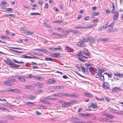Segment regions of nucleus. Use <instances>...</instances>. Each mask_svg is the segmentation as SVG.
<instances>
[{"mask_svg":"<svg viewBox=\"0 0 123 123\" xmlns=\"http://www.w3.org/2000/svg\"><path fill=\"white\" fill-rule=\"evenodd\" d=\"M49 100V96H47L43 98L40 101L43 103L49 105L50 104V103L48 101Z\"/></svg>","mask_w":123,"mask_h":123,"instance_id":"f257e3e1","label":"nucleus"},{"mask_svg":"<svg viewBox=\"0 0 123 123\" xmlns=\"http://www.w3.org/2000/svg\"><path fill=\"white\" fill-rule=\"evenodd\" d=\"M82 41H84V42L86 43V42H88L89 41L92 39V36L90 35H89L86 37H83L82 38Z\"/></svg>","mask_w":123,"mask_h":123,"instance_id":"f03ea898","label":"nucleus"},{"mask_svg":"<svg viewBox=\"0 0 123 123\" xmlns=\"http://www.w3.org/2000/svg\"><path fill=\"white\" fill-rule=\"evenodd\" d=\"M16 77L19 81L21 82H23L26 81V79L25 77L21 75H17Z\"/></svg>","mask_w":123,"mask_h":123,"instance_id":"7ed1b4c3","label":"nucleus"},{"mask_svg":"<svg viewBox=\"0 0 123 123\" xmlns=\"http://www.w3.org/2000/svg\"><path fill=\"white\" fill-rule=\"evenodd\" d=\"M77 45L78 46L80 47H83L86 46V43L81 40H80V42H78Z\"/></svg>","mask_w":123,"mask_h":123,"instance_id":"20e7f679","label":"nucleus"},{"mask_svg":"<svg viewBox=\"0 0 123 123\" xmlns=\"http://www.w3.org/2000/svg\"><path fill=\"white\" fill-rule=\"evenodd\" d=\"M82 54H83L85 55L89 56L91 55V54L88 51V50L87 49H84L82 51Z\"/></svg>","mask_w":123,"mask_h":123,"instance_id":"39448f33","label":"nucleus"},{"mask_svg":"<svg viewBox=\"0 0 123 123\" xmlns=\"http://www.w3.org/2000/svg\"><path fill=\"white\" fill-rule=\"evenodd\" d=\"M119 13L118 11L115 12L113 17V20L116 21L117 20L119 16Z\"/></svg>","mask_w":123,"mask_h":123,"instance_id":"423d86ee","label":"nucleus"},{"mask_svg":"<svg viewBox=\"0 0 123 123\" xmlns=\"http://www.w3.org/2000/svg\"><path fill=\"white\" fill-rule=\"evenodd\" d=\"M103 87L105 89H108L109 87V84L108 82H104L103 85Z\"/></svg>","mask_w":123,"mask_h":123,"instance_id":"0eeeda50","label":"nucleus"},{"mask_svg":"<svg viewBox=\"0 0 123 123\" xmlns=\"http://www.w3.org/2000/svg\"><path fill=\"white\" fill-rule=\"evenodd\" d=\"M77 56H81L82 57L86 59H87L88 58V57H87L86 56H85L83 55L82 54V52L81 51H80L79 53L77 54Z\"/></svg>","mask_w":123,"mask_h":123,"instance_id":"6e6552de","label":"nucleus"},{"mask_svg":"<svg viewBox=\"0 0 123 123\" xmlns=\"http://www.w3.org/2000/svg\"><path fill=\"white\" fill-rule=\"evenodd\" d=\"M98 120L100 121H102L103 122H105L106 121L107 123H109V122H112V121H107V120L105 118H103L102 117H100L98 118Z\"/></svg>","mask_w":123,"mask_h":123,"instance_id":"1a4fd4ad","label":"nucleus"},{"mask_svg":"<svg viewBox=\"0 0 123 123\" xmlns=\"http://www.w3.org/2000/svg\"><path fill=\"white\" fill-rule=\"evenodd\" d=\"M70 105V103L69 102H67L65 101L63 103L62 106L64 107H68Z\"/></svg>","mask_w":123,"mask_h":123,"instance_id":"9d476101","label":"nucleus"},{"mask_svg":"<svg viewBox=\"0 0 123 123\" xmlns=\"http://www.w3.org/2000/svg\"><path fill=\"white\" fill-rule=\"evenodd\" d=\"M90 106L93 108H98L96 103L91 104L90 105Z\"/></svg>","mask_w":123,"mask_h":123,"instance_id":"9b49d317","label":"nucleus"},{"mask_svg":"<svg viewBox=\"0 0 123 123\" xmlns=\"http://www.w3.org/2000/svg\"><path fill=\"white\" fill-rule=\"evenodd\" d=\"M120 90V88L118 87H115L112 89V91L113 92H118Z\"/></svg>","mask_w":123,"mask_h":123,"instance_id":"f8f14e48","label":"nucleus"},{"mask_svg":"<svg viewBox=\"0 0 123 123\" xmlns=\"http://www.w3.org/2000/svg\"><path fill=\"white\" fill-rule=\"evenodd\" d=\"M5 105H4L3 104H2L3 105L5 106H7V107H9L10 108H12L14 106L12 104H10L7 103H4Z\"/></svg>","mask_w":123,"mask_h":123,"instance_id":"ddd939ff","label":"nucleus"},{"mask_svg":"<svg viewBox=\"0 0 123 123\" xmlns=\"http://www.w3.org/2000/svg\"><path fill=\"white\" fill-rule=\"evenodd\" d=\"M80 66L82 69V72L83 73H85L86 71V68H85L84 67V66L81 64L80 65Z\"/></svg>","mask_w":123,"mask_h":123,"instance_id":"4468645a","label":"nucleus"},{"mask_svg":"<svg viewBox=\"0 0 123 123\" xmlns=\"http://www.w3.org/2000/svg\"><path fill=\"white\" fill-rule=\"evenodd\" d=\"M21 57L22 58H34V57H32L31 56L26 55H21Z\"/></svg>","mask_w":123,"mask_h":123,"instance_id":"2eb2a0df","label":"nucleus"},{"mask_svg":"<svg viewBox=\"0 0 123 123\" xmlns=\"http://www.w3.org/2000/svg\"><path fill=\"white\" fill-rule=\"evenodd\" d=\"M108 27V26L107 25H106V24H105V26H103L101 28L99 29L98 30L99 31H101L102 30H103L104 29H107Z\"/></svg>","mask_w":123,"mask_h":123,"instance_id":"dca6fc26","label":"nucleus"},{"mask_svg":"<svg viewBox=\"0 0 123 123\" xmlns=\"http://www.w3.org/2000/svg\"><path fill=\"white\" fill-rule=\"evenodd\" d=\"M25 33L27 35H32L33 34V32H31L29 31H26Z\"/></svg>","mask_w":123,"mask_h":123,"instance_id":"f3484780","label":"nucleus"},{"mask_svg":"<svg viewBox=\"0 0 123 123\" xmlns=\"http://www.w3.org/2000/svg\"><path fill=\"white\" fill-rule=\"evenodd\" d=\"M26 104L28 105L29 106H31L35 105L34 103L31 102H26Z\"/></svg>","mask_w":123,"mask_h":123,"instance_id":"a211bd4d","label":"nucleus"},{"mask_svg":"<svg viewBox=\"0 0 123 123\" xmlns=\"http://www.w3.org/2000/svg\"><path fill=\"white\" fill-rule=\"evenodd\" d=\"M9 64V66H11V67L12 68H15L16 64H15L13 62H10Z\"/></svg>","mask_w":123,"mask_h":123,"instance_id":"6ab92c4d","label":"nucleus"},{"mask_svg":"<svg viewBox=\"0 0 123 123\" xmlns=\"http://www.w3.org/2000/svg\"><path fill=\"white\" fill-rule=\"evenodd\" d=\"M48 82L49 84L54 83L56 82V81L54 79H52L48 80Z\"/></svg>","mask_w":123,"mask_h":123,"instance_id":"aec40b11","label":"nucleus"},{"mask_svg":"<svg viewBox=\"0 0 123 123\" xmlns=\"http://www.w3.org/2000/svg\"><path fill=\"white\" fill-rule=\"evenodd\" d=\"M26 97L28 99H34L35 98V97L32 95H31L28 96H27Z\"/></svg>","mask_w":123,"mask_h":123,"instance_id":"412c9836","label":"nucleus"},{"mask_svg":"<svg viewBox=\"0 0 123 123\" xmlns=\"http://www.w3.org/2000/svg\"><path fill=\"white\" fill-rule=\"evenodd\" d=\"M0 109H1L2 110L4 111H7L8 112H9V110L7 109L6 108L4 107L1 106H0Z\"/></svg>","mask_w":123,"mask_h":123,"instance_id":"4be33fe9","label":"nucleus"},{"mask_svg":"<svg viewBox=\"0 0 123 123\" xmlns=\"http://www.w3.org/2000/svg\"><path fill=\"white\" fill-rule=\"evenodd\" d=\"M60 53H55L54 57L55 58H58L60 57Z\"/></svg>","mask_w":123,"mask_h":123,"instance_id":"5701e85b","label":"nucleus"},{"mask_svg":"<svg viewBox=\"0 0 123 123\" xmlns=\"http://www.w3.org/2000/svg\"><path fill=\"white\" fill-rule=\"evenodd\" d=\"M69 96L71 98L72 97L73 98H76L78 97V96L76 95L72 94H70L69 95Z\"/></svg>","mask_w":123,"mask_h":123,"instance_id":"b1692460","label":"nucleus"},{"mask_svg":"<svg viewBox=\"0 0 123 123\" xmlns=\"http://www.w3.org/2000/svg\"><path fill=\"white\" fill-rule=\"evenodd\" d=\"M21 92V91L20 90L17 89H13V92L17 93H20Z\"/></svg>","mask_w":123,"mask_h":123,"instance_id":"393cba45","label":"nucleus"},{"mask_svg":"<svg viewBox=\"0 0 123 123\" xmlns=\"http://www.w3.org/2000/svg\"><path fill=\"white\" fill-rule=\"evenodd\" d=\"M109 110L110 111L112 112H114L116 113H118L117 112V110H116L115 109H112V108H109Z\"/></svg>","mask_w":123,"mask_h":123,"instance_id":"a878e982","label":"nucleus"},{"mask_svg":"<svg viewBox=\"0 0 123 123\" xmlns=\"http://www.w3.org/2000/svg\"><path fill=\"white\" fill-rule=\"evenodd\" d=\"M32 76L31 75L27 74L25 75V77L28 78H32Z\"/></svg>","mask_w":123,"mask_h":123,"instance_id":"bb28decb","label":"nucleus"},{"mask_svg":"<svg viewBox=\"0 0 123 123\" xmlns=\"http://www.w3.org/2000/svg\"><path fill=\"white\" fill-rule=\"evenodd\" d=\"M98 70L99 71V72L98 73V74H102V73L105 71V70H104V69H102L100 70L99 69H98Z\"/></svg>","mask_w":123,"mask_h":123,"instance_id":"cd10ccee","label":"nucleus"},{"mask_svg":"<svg viewBox=\"0 0 123 123\" xmlns=\"http://www.w3.org/2000/svg\"><path fill=\"white\" fill-rule=\"evenodd\" d=\"M85 96L88 97H91L92 95L88 92H86L85 93Z\"/></svg>","mask_w":123,"mask_h":123,"instance_id":"c85d7f7f","label":"nucleus"},{"mask_svg":"<svg viewBox=\"0 0 123 123\" xmlns=\"http://www.w3.org/2000/svg\"><path fill=\"white\" fill-rule=\"evenodd\" d=\"M99 78H100V80H105L104 76L103 75H102V74H99Z\"/></svg>","mask_w":123,"mask_h":123,"instance_id":"c756f323","label":"nucleus"},{"mask_svg":"<svg viewBox=\"0 0 123 123\" xmlns=\"http://www.w3.org/2000/svg\"><path fill=\"white\" fill-rule=\"evenodd\" d=\"M99 40L100 41H108V39L105 38H100L99 39Z\"/></svg>","mask_w":123,"mask_h":123,"instance_id":"7c9ffc66","label":"nucleus"},{"mask_svg":"<svg viewBox=\"0 0 123 123\" xmlns=\"http://www.w3.org/2000/svg\"><path fill=\"white\" fill-rule=\"evenodd\" d=\"M12 60L15 63H20V64L24 63V62H19L18 61H17V60H15V59H12Z\"/></svg>","mask_w":123,"mask_h":123,"instance_id":"2f4dec72","label":"nucleus"},{"mask_svg":"<svg viewBox=\"0 0 123 123\" xmlns=\"http://www.w3.org/2000/svg\"><path fill=\"white\" fill-rule=\"evenodd\" d=\"M25 86L26 88L28 89H31L32 88V86L28 85H26Z\"/></svg>","mask_w":123,"mask_h":123,"instance_id":"473e14b6","label":"nucleus"},{"mask_svg":"<svg viewBox=\"0 0 123 123\" xmlns=\"http://www.w3.org/2000/svg\"><path fill=\"white\" fill-rule=\"evenodd\" d=\"M11 51H12L15 52V53H23V52H20L19 51H18L17 50H11Z\"/></svg>","mask_w":123,"mask_h":123,"instance_id":"72a5a7b5","label":"nucleus"},{"mask_svg":"<svg viewBox=\"0 0 123 123\" xmlns=\"http://www.w3.org/2000/svg\"><path fill=\"white\" fill-rule=\"evenodd\" d=\"M45 60H46L47 61H52V62H53L54 61L53 59H52L51 58H48V57L47 58L45 59Z\"/></svg>","mask_w":123,"mask_h":123,"instance_id":"f704fd0d","label":"nucleus"},{"mask_svg":"<svg viewBox=\"0 0 123 123\" xmlns=\"http://www.w3.org/2000/svg\"><path fill=\"white\" fill-rule=\"evenodd\" d=\"M63 21L62 20H56V21H54L53 22V23H60L61 22H63Z\"/></svg>","mask_w":123,"mask_h":123,"instance_id":"c9c22d12","label":"nucleus"},{"mask_svg":"<svg viewBox=\"0 0 123 123\" xmlns=\"http://www.w3.org/2000/svg\"><path fill=\"white\" fill-rule=\"evenodd\" d=\"M3 84L4 85H6L8 86H11V84H10L8 81H5L4 82Z\"/></svg>","mask_w":123,"mask_h":123,"instance_id":"e433bc0d","label":"nucleus"},{"mask_svg":"<svg viewBox=\"0 0 123 123\" xmlns=\"http://www.w3.org/2000/svg\"><path fill=\"white\" fill-rule=\"evenodd\" d=\"M70 30L71 31V32L72 33H74L76 34H78L77 31L75 30H72L71 29H70Z\"/></svg>","mask_w":123,"mask_h":123,"instance_id":"4c0bfd02","label":"nucleus"},{"mask_svg":"<svg viewBox=\"0 0 123 123\" xmlns=\"http://www.w3.org/2000/svg\"><path fill=\"white\" fill-rule=\"evenodd\" d=\"M42 52L45 54H48V50H47L44 49H42Z\"/></svg>","mask_w":123,"mask_h":123,"instance_id":"58836bf2","label":"nucleus"},{"mask_svg":"<svg viewBox=\"0 0 123 123\" xmlns=\"http://www.w3.org/2000/svg\"><path fill=\"white\" fill-rule=\"evenodd\" d=\"M30 14L31 15H40V14H39L38 12L36 13H31Z\"/></svg>","mask_w":123,"mask_h":123,"instance_id":"ea45409f","label":"nucleus"},{"mask_svg":"<svg viewBox=\"0 0 123 123\" xmlns=\"http://www.w3.org/2000/svg\"><path fill=\"white\" fill-rule=\"evenodd\" d=\"M116 22H112V23H111L110 25L108 27H112L113 26H114Z\"/></svg>","mask_w":123,"mask_h":123,"instance_id":"a19ab883","label":"nucleus"},{"mask_svg":"<svg viewBox=\"0 0 123 123\" xmlns=\"http://www.w3.org/2000/svg\"><path fill=\"white\" fill-rule=\"evenodd\" d=\"M49 7V6L48 4L47 3H45V5L44 7V8H48Z\"/></svg>","mask_w":123,"mask_h":123,"instance_id":"79ce46f5","label":"nucleus"},{"mask_svg":"<svg viewBox=\"0 0 123 123\" xmlns=\"http://www.w3.org/2000/svg\"><path fill=\"white\" fill-rule=\"evenodd\" d=\"M70 32H71V31L70 30V31H68L67 30H65L63 31L62 33H64L65 32L67 33H70Z\"/></svg>","mask_w":123,"mask_h":123,"instance_id":"37998d69","label":"nucleus"},{"mask_svg":"<svg viewBox=\"0 0 123 123\" xmlns=\"http://www.w3.org/2000/svg\"><path fill=\"white\" fill-rule=\"evenodd\" d=\"M104 74H106L108 76V77L110 78L112 77V74H109L107 73H104Z\"/></svg>","mask_w":123,"mask_h":123,"instance_id":"c03bdc74","label":"nucleus"},{"mask_svg":"<svg viewBox=\"0 0 123 123\" xmlns=\"http://www.w3.org/2000/svg\"><path fill=\"white\" fill-rule=\"evenodd\" d=\"M7 3L5 1H4L2 2L1 4V5L2 6H5L6 4Z\"/></svg>","mask_w":123,"mask_h":123,"instance_id":"a18cd8bd","label":"nucleus"},{"mask_svg":"<svg viewBox=\"0 0 123 123\" xmlns=\"http://www.w3.org/2000/svg\"><path fill=\"white\" fill-rule=\"evenodd\" d=\"M114 79H112V81H114L116 80H118V78H117V77H113Z\"/></svg>","mask_w":123,"mask_h":123,"instance_id":"49530a36","label":"nucleus"},{"mask_svg":"<svg viewBox=\"0 0 123 123\" xmlns=\"http://www.w3.org/2000/svg\"><path fill=\"white\" fill-rule=\"evenodd\" d=\"M6 15L7 16H9L12 17L14 18L15 17L14 15L12 14H6Z\"/></svg>","mask_w":123,"mask_h":123,"instance_id":"de8ad7c7","label":"nucleus"},{"mask_svg":"<svg viewBox=\"0 0 123 123\" xmlns=\"http://www.w3.org/2000/svg\"><path fill=\"white\" fill-rule=\"evenodd\" d=\"M5 9H6V11L7 12H10L12 10V9L10 8H5Z\"/></svg>","mask_w":123,"mask_h":123,"instance_id":"09e8293b","label":"nucleus"},{"mask_svg":"<svg viewBox=\"0 0 123 123\" xmlns=\"http://www.w3.org/2000/svg\"><path fill=\"white\" fill-rule=\"evenodd\" d=\"M5 62L7 64H8V65L9 66L10 65V62H11L9 60H5Z\"/></svg>","mask_w":123,"mask_h":123,"instance_id":"8fccbe9b","label":"nucleus"},{"mask_svg":"<svg viewBox=\"0 0 123 123\" xmlns=\"http://www.w3.org/2000/svg\"><path fill=\"white\" fill-rule=\"evenodd\" d=\"M37 79L41 81L43 80V79L42 77L41 76H38Z\"/></svg>","mask_w":123,"mask_h":123,"instance_id":"3c124183","label":"nucleus"},{"mask_svg":"<svg viewBox=\"0 0 123 123\" xmlns=\"http://www.w3.org/2000/svg\"><path fill=\"white\" fill-rule=\"evenodd\" d=\"M94 68L90 67L89 68V69L90 72H93Z\"/></svg>","mask_w":123,"mask_h":123,"instance_id":"603ef678","label":"nucleus"},{"mask_svg":"<svg viewBox=\"0 0 123 123\" xmlns=\"http://www.w3.org/2000/svg\"><path fill=\"white\" fill-rule=\"evenodd\" d=\"M89 41H90L91 43L93 44L94 43V40L92 38V39H91V40H90Z\"/></svg>","mask_w":123,"mask_h":123,"instance_id":"864d4df0","label":"nucleus"},{"mask_svg":"<svg viewBox=\"0 0 123 123\" xmlns=\"http://www.w3.org/2000/svg\"><path fill=\"white\" fill-rule=\"evenodd\" d=\"M107 117L109 118L112 119L114 116L111 115H108L107 116Z\"/></svg>","mask_w":123,"mask_h":123,"instance_id":"5fc2aeb1","label":"nucleus"},{"mask_svg":"<svg viewBox=\"0 0 123 123\" xmlns=\"http://www.w3.org/2000/svg\"><path fill=\"white\" fill-rule=\"evenodd\" d=\"M105 100L108 102L109 101H110V99L108 97H105Z\"/></svg>","mask_w":123,"mask_h":123,"instance_id":"6e6d98bb","label":"nucleus"},{"mask_svg":"<svg viewBox=\"0 0 123 123\" xmlns=\"http://www.w3.org/2000/svg\"><path fill=\"white\" fill-rule=\"evenodd\" d=\"M84 65L87 67H88L89 66H91V64L89 63H85Z\"/></svg>","mask_w":123,"mask_h":123,"instance_id":"4d7b16f0","label":"nucleus"},{"mask_svg":"<svg viewBox=\"0 0 123 123\" xmlns=\"http://www.w3.org/2000/svg\"><path fill=\"white\" fill-rule=\"evenodd\" d=\"M7 119H14V118L13 117H12L11 116H9L8 117H7Z\"/></svg>","mask_w":123,"mask_h":123,"instance_id":"13d9d810","label":"nucleus"},{"mask_svg":"<svg viewBox=\"0 0 123 123\" xmlns=\"http://www.w3.org/2000/svg\"><path fill=\"white\" fill-rule=\"evenodd\" d=\"M38 2L39 4L43 5V3L44 2L42 0H40L38 1Z\"/></svg>","mask_w":123,"mask_h":123,"instance_id":"bf43d9fd","label":"nucleus"},{"mask_svg":"<svg viewBox=\"0 0 123 123\" xmlns=\"http://www.w3.org/2000/svg\"><path fill=\"white\" fill-rule=\"evenodd\" d=\"M55 50H56L58 49V50H59V51H60L61 50H62V48L61 47H60L59 48H55Z\"/></svg>","mask_w":123,"mask_h":123,"instance_id":"052dcab7","label":"nucleus"},{"mask_svg":"<svg viewBox=\"0 0 123 123\" xmlns=\"http://www.w3.org/2000/svg\"><path fill=\"white\" fill-rule=\"evenodd\" d=\"M67 96V97H69V95L67 93H63V96Z\"/></svg>","mask_w":123,"mask_h":123,"instance_id":"680f3d73","label":"nucleus"},{"mask_svg":"<svg viewBox=\"0 0 123 123\" xmlns=\"http://www.w3.org/2000/svg\"><path fill=\"white\" fill-rule=\"evenodd\" d=\"M65 101L62 100H59L58 101V102L59 103H62V105H63V103Z\"/></svg>","mask_w":123,"mask_h":123,"instance_id":"e2e57ef3","label":"nucleus"},{"mask_svg":"<svg viewBox=\"0 0 123 123\" xmlns=\"http://www.w3.org/2000/svg\"><path fill=\"white\" fill-rule=\"evenodd\" d=\"M53 96L54 97L56 96L57 97H59V93H57L56 94H53Z\"/></svg>","mask_w":123,"mask_h":123,"instance_id":"0e129e2a","label":"nucleus"},{"mask_svg":"<svg viewBox=\"0 0 123 123\" xmlns=\"http://www.w3.org/2000/svg\"><path fill=\"white\" fill-rule=\"evenodd\" d=\"M35 113L36 114L38 115H40L41 114L40 112H39L37 111H36Z\"/></svg>","mask_w":123,"mask_h":123,"instance_id":"69168bd1","label":"nucleus"},{"mask_svg":"<svg viewBox=\"0 0 123 123\" xmlns=\"http://www.w3.org/2000/svg\"><path fill=\"white\" fill-rule=\"evenodd\" d=\"M11 79H10V81H11V82H14L16 80L14 79L13 78H10Z\"/></svg>","mask_w":123,"mask_h":123,"instance_id":"338daca9","label":"nucleus"},{"mask_svg":"<svg viewBox=\"0 0 123 123\" xmlns=\"http://www.w3.org/2000/svg\"><path fill=\"white\" fill-rule=\"evenodd\" d=\"M59 97H62L63 96V93H59Z\"/></svg>","mask_w":123,"mask_h":123,"instance_id":"774afa93","label":"nucleus"}]
</instances>
